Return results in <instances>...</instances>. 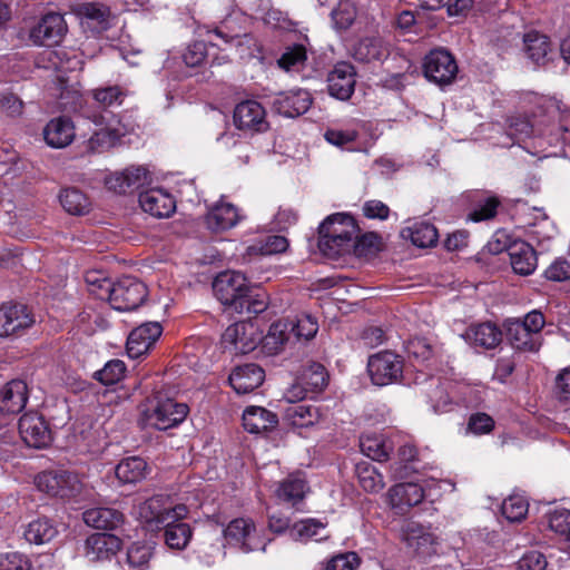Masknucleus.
Instances as JSON below:
<instances>
[{
  "label": "nucleus",
  "instance_id": "obj_1",
  "mask_svg": "<svg viewBox=\"0 0 570 570\" xmlns=\"http://www.w3.org/2000/svg\"><path fill=\"white\" fill-rule=\"evenodd\" d=\"M187 508L184 504L170 507L168 498L155 495L141 502L137 509L140 522L151 531L163 529L168 522L183 520L187 515Z\"/></svg>",
  "mask_w": 570,
  "mask_h": 570
},
{
  "label": "nucleus",
  "instance_id": "obj_2",
  "mask_svg": "<svg viewBox=\"0 0 570 570\" xmlns=\"http://www.w3.org/2000/svg\"><path fill=\"white\" fill-rule=\"evenodd\" d=\"M250 285L246 277L238 272L226 271L219 273L213 282V292L216 298L232 311L242 309L245 295Z\"/></svg>",
  "mask_w": 570,
  "mask_h": 570
},
{
  "label": "nucleus",
  "instance_id": "obj_3",
  "mask_svg": "<svg viewBox=\"0 0 570 570\" xmlns=\"http://www.w3.org/2000/svg\"><path fill=\"white\" fill-rule=\"evenodd\" d=\"M37 488L52 497L73 498L82 490L78 474L67 470L45 471L36 478Z\"/></svg>",
  "mask_w": 570,
  "mask_h": 570
},
{
  "label": "nucleus",
  "instance_id": "obj_4",
  "mask_svg": "<svg viewBox=\"0 0 570 570\" xmlns=\"http://www.w3.org/2000/svg\"><path fill=\"white\" fill-rule=\"evenodd\" d=\"M401 533L403 542L413 557L424 561L436 554L439 539L430 528L407 521L403 524Z\"/></svg>",
  "mask_w": 570,
  "mask_h": 570
},
{
  "label": "nucleus",
  "instance_id": "obj_5",
  "mask_svg": "<svg viewBox=\"0 0 570 570\" xmlns=\"http://www.w3.org/2000/svg\"><path fill=\"white\" fill-rule=\"evenodd\" d=\"M459 71L455 58L443 48L431 50L424 58L423 72L425 78L439 86L453 82Z\"/></svg>",
  "mask_w": 570,
  "mask_h": 570
},
{
  "label": "nucleus",
  "instance_id": "obj_6",
  "mask_svg": "<svg viewBox=\"0 0 570 570\" xmlns=\"http://www.w3.org/2000/svg\"><path fill=\"white\" fill-rule=\"evenodd\" d=\"M188 407L184 403H176L170 399L156 401L142 413L144 423L157 430L170 429L185 420Z\"/></svg>",
  "mask_w": 570,
  "mask_h": 570
},
{
  "label": "nucleus",
  "instance_id": "obj_7",
  "mask_svg": "<svg viewBox=\"0 0 570 570\" xmlns=\"http://www.w3.org/2000/svg\"><path fill=\"white\" fill-rule=\"evenodd\" d=\"M147 297L146 285L131 276H125L112 284L110 305L117 311L137 308Z\"/></svg>",
  "mask_w": 570,
  "mask_h": 570
},
{
  "label": "nucleus",
  "instance_id": "obj_8",
  "mask_svg": "<svg viewBox=\"0 0 570 570\" xmlns=\"http://www.w3.org/2000/svg\"><path fill=\"white\" fill-rule=\"evenodd\" d=\"M67 23L60 13L42 16L30 29L29 40L36 46L59 45L67 33Z\"/></svg>",
  "mask_w": 570,
  "mask_h": 570
},
{
  "label": "nucleus",
  "instance_id": "obj_9",
  "mask_svg": "<svg viewBox=\"0 0 570 570\" xmlns=\"http://www.w3.org/2000/svg\"><path fill=\"white\" fill-rule=\"evenodd\" d=\"M259 340L256 327L248 322L232 324L222 335L223 347L235 354H247L254 351Z\"/></svg>",
  "mask_w": 570,
  "mask_h": 570
},
{
  "label": "nucleus",
  "instance_id": "obj_10",
  "mask_svg": "<svg viewBox=\"0 0 570 570\" xmlns=\"http://www.w3.org/2000/svg\"><path fill=\"white\" fill-rule=\"evenodd\" d=\"M368 374L375 385L384 386L396 381L402 374V360L399 355L385 351L370 357Z\"/></svg>",
  "mask_w": 570,
  "mask_h": 570
},
{
  "label": "nucleus",
  "instance_id": "obj_11",
  "mask_svg": "<svg viewBox=\"0 0 570 570\" xmlns=\"http://www.w3.org/2000/svg\"><path fill=\"white\" fill-rule=\"evenodd\" d=\"M312 101L313 98L307 90L296 88L275 94L272 97L271 106L274 111L284 117L295 118L305 114Z\"/></svg>",
  "mask_w": 570,
  "mask_h": 570
},
{
  "label": "nucleus",
  "instance_id": "obj_12",
  "mask_svg": "<svg viewBox=\"0 0 570 570\" xmlns=\"http://www.w3.org/2000/svg\"><path fill=\"white\" fill-rule=\"evenodd\" d=\"M33 323L35 318L26 305L2 304L0 306V336L20 335Z\"/></svg>",
  "mask_w": 570,
  "mask_h": 570
},
{
  "label": "nucleus",
  "instance_id": "obj_13",
  "mask_svg": "<svg viewBox=\"0 0 570 570\" xmlns=\"http://www.w3.org/2000/svg\"><path fill=\"white\" fill-rule=\"evenodd\" d=\"M19 433L31 448H46L51 442V431L45 419L37 412L24 413L19 420Z\"/></svg>",
  "mask_w": 570,
  "mask_h": 570
},
{
  "label": "nucleus",
  "instance_id": "obj_14",
  "mask_svg": "<svg viewBox=\"0 0 570 570\" xmlns=\"http://www.w3.org/2000/svg\"><path fill=\"white\" fill-rule=\"evenodd\" d=\"M356 72L348 62H338L327 76L328 94L338 100H348L355 90Z\"/></svg>",
  "mask_w": 570,
  "mask_h": 570
},
{
  "label": "nucleus",
  "instance_id": "obj_15",
  "mask_svg": "<svg viewBox=\"0 0 570 570\" xmlns=\"http://www.w3.org/2000/svg\"><path fill=\"white\" fill-rule=\"evenodd\" d=\"M163 327L158 322H148L132 330L127 340V354L138 358L146 354L160 337Z\"/></svg>",
  "mask_w": 570,
  "mask_h": 570
},
{
  "label": "nucleus",
  "instance_id": "obj_16",
  "mask_svg": "<svg viewBox=\"0 0 570 570\" xmlns=\"http://www.w3.org/2000/svg\"><path fill=\"white\" fill-rule=\"evenodd\" d=\"M234 124L238 129L249 131H263L268 126L264 107L255 100H245L235 107Z\"/></svg>",
  "mask_w": 570,
  "mask_h": 570
},
{
  "label": "nucleus",
  "instance_id": "obj_17",
  "mask_svg": "<svg viewBox=\"0 0 570 570\" xmlns=\"http://www.w3.org/2000/svg\"><path fill=\"white\" fill-rule=\"evenodd\" d=\"M139 204L144 212L157 218L170 216L176 208L174 197L161 188H150L141 191Z\"/></svg>",
  "mask_w": 570,
  "mask_h": 570
},
{
  "label": "nucleus",
  "instance_id": "obj_18",
  "mask_svg": "<svg viewBox=\"0 0 570 570\" xmlns=\"http://www.w3.org/2000/svg\"><path fill=\"white\" fill-rule=\"evenodd\" d=\"M255 531V524L250 519L238 518L229 522L224 534L230 544L244 551H254L258 549Z\"/></svg>",
  "mask_w": 570,
  "mask_h": 570
},
{
  "label": "nucleus",
  "instance_id": "obj_19",
  "mask_svg": "<svg viewBox=\"0 0 570 570\" xmlns=\"http://www.w3.org/2000/svg\"><path fill=\"white\" fill-rule=\"evenodd\" d=\"M264 379V370L249 363L237 366L229 375V383L236 393L246 394L261 386Z\"/></svg>",
  "mask_w": 570,
  "mask_h": 570
},
{
  "label": "nucleus",
  "instance_id": "obj_20",
  "mask_svg": "<svg viewBox=\"0 0 570 570\" xmlns=\"http://www.w3.org/2000/svg\"><path fill=\"white\" fill-rule=\"evenodd\" d=\"M28 401V386L22 380H12L0 390V412L17 414Z\"/></svg>",
  "mask_w": 570,
  "mask_h": 570
},
{
  "label": "nucleus",
  "instance_id": "obj_21",
  "mask_svg": "<svg viewBox=\"0 0 570 570\" xmlns=\"http://www.w3.org/2000/svg\"><path fill=\"white\" fill-rule=\"evenodd\" d=\"M121 547L118 537L110 533H95L86 540V557L90 561L110 559Z\"/></svg>",
  "mask_w": 570,
  "mask_h": 570
},
{
  "label": "nucleus",
  "instance_id": "obj_22",
  "mask_svg": "<svg viewBox=\"0 0 570 570\" xmlns=\"http://www.w3.org/2000/svg\"><path fill=\"white\" fill-rule=\"evenodd\" d=\"M75 126L69 118L51 119L43 129L46 142L52 148H65L75 139Z\"/></svg>",
  "mask_w": 570,
  "mask_h": 570
},
{
  "label": "nucleus",
  "instance_id": "obj_23",
  "mask_svg": "<svg viewBox=\"0 0 570 570\" xmlns=\"http://www.w3.org/2000/svg\"><path fill=\"white\" fill-rule=\"evenodd\" d=\"M507 337L510 344L519 351L537 352L541 346V335H535L521 324L520 318L509 320Z\"/></svg>",
  "mask_w": 570,
  "mask_h": 570
},
{
  "label": "nucleus",
  "instance_id": "obj_24",
  "mask_svg": "<svg viewBox=\"0 0 570 570\" xmlns=\"http://www.w3.org/2000/svg\"><path fill=\"white\" fill-rule=\"evenodd\" d=\"M424 490L417 483H401L387 492V502L392 508L413 507L424 499Z\"/></svg>",
  "mask_w": 570,
  "mask_h": 570
},
{
  "label": "nucleus",
  "instance_id": "obj_25",
  "mask_svg": "<svg viewBox=\"0 0 570 570\" xmlns=\"http://www.w3.org/2000/svg\"><path fill=\"white\" fill-rule=\"evenodd\" d=\"M277 415L261 406H249L243 413V425L249 433H263L274 429Z\"/></svg>",
  "mask_w": 570,
  "mask_h": 570
},
{
  "label": "nucleus",
  "instance_id": "obj_26",
  "mask_svg": "<svg viewBox=\"0 0 570 570\" xmlns=\"http://www.w3.org/2000/svg\"><path fill=\"white\" fill-rule=\"evenodd\" d=\"M318 233L334 235L336 238L354 239L358 233V228L351 215L336 213L323 220L318 227Z\"/></svg>",
  "mask_w": 570,
  "mask_h": 570
},
{
  "label": "nucleus",
  "instance_id": "obj_27",
  "mask_svg": "<svg viewBox=\"0 0 570 570\" xmlns=\"http://www.w3.org/2000/svg\"><path fill=\"white\" fill-rule=\"evenodd\" d=\"M240 219L238 209L229 203L214 206L206 217V224L213 232H224L233 228Z\"/></svg>",
  "mask_w": 570,
  "mask_h": 570
},
{
  "label": "nucleus",
  "instance_id": "obj_28",
  "mask_svg": "<svg viewBox=\"0 0 570 570\" xmlns=\"http://www.w3.org/2000/svg\"><path fill=\"white\" fill-rule=\"evenodd\" d=\"M307 489L306 481L299 474H291L278 483L275 494L279 501L296 507L302 503Z\"/></svg>",
  "mask_w": 570,
  "mask_h": 570
},
{
  "label": "nucleus",
  "instance_id": "obj_29",
  "mask_svg": "<svg viewBox=\"0 0 570 570\" xmlns=\"http://www.w3.org/2000/svg\"><path fill=\"white\" fill-rule=\"evenodd\" d=\"M510 264L517 274L527 276L537 267V255L534 249L524 242L514 243L509 248Z\"/></svg>",
  "mask_w": 570,
  "mask_h": 570
},
{
  "label": "nucleus",
  "instance_id": "obj_30",
  "mask_svg": "<svg viewBox=\"0 0 570 570\" xmlns=\"http://www.w3.org/2000/svg\"><path fill=\"white\" fill-rule=\"evenodd\" d=\"M83 522L92 528L101 530H114L124 521L120 511L112 508H92L82 513Z\"/></svg>",
  "mask_w": 570,
  "mask_h": 570
},
{
  "label": "nucleus",
  "instance_id": "obj_31",
  "mask_svg": "<svg viewBox=\"0 0 570 570\" xmlns=\"http://www.w3.org/2000/svg\"><path fill=\"white\" fill-rule=\"evenodd\" d=\"M147 462L139 456L122 459L115 468V474L122 484H135L148 474Z\"/></svg>",
  "mask_w": 570,
  "mask_h": 570
},
{
  "label": "nucleus",
  "instance_id": "obj_32",
  "mask_svg": "<svg viewBox=\"0 0 570 570\" xmlns=\"http://www.w3.org/2000/svg\"><path fill=\"white\" fill-rule=\"evenodd\" d=\"M81 24L94 32H101L108 28L110 10L101 3H83L78 8Z\"/></svg>",
  "mask_w": 570,
  "mask_h": 570
},
{
  "label": "nucleus",
  "instance_id": "obj_33",
  "mask_svg": "<svg viewBox=\"0 0 570 570\" xmlns=\"http://www.w3.org/2000/svg\"><path fill=\"white\" fill-rule=\"evenodd\" d=\"M527 57L537 66H544L551 59V45L547 36L529 32L524 36Z\"/></svg>",
  "mask_w": 570,
  "mask_h": 570
},
{
  "label": "nucleus",
  "instance_id": "obj_34",
  "mask_svg": "<svg viewBox=\"0 0 570 570\" xmlns=\"http://www.w3.org/2000/svg\"><path fill=\"white\" fill-rule=\"evenodd\" d=\"M501 331L492 323H482L470 326L465 332V340L475 346L493 348L501 342Z\"/></svg>",
  "mask_w": 570,
  "mask_h": 570
},
{
  "label": "nucleus",
  "instance_id": "obj_35",
  "mask_svg": "<svg viewBox=\"0 0 570 570\" xmlns=\"http://www.w3.org/2000/svg\"><path fill=\"white\" fill-rule=\"evenodd\" d=\"M387 53V47L377 37L363 38L353 48L354 58L362 62L382 60Z\"/></svg>",
  "mask_w": 570,
  "mask_h": 570
},
{
  "label": "nucleus",
  "instance_id": "obj_36",
  "mask_svg": "<svg viewBox=\"0 0 570 570\" xmlns=\"http://www.w3.org/2000/svg\"><path fill=\"white\" fill-rule=\"evenodd\" d=\"M403 238H409L417 247H430L438 242L436 228L426 222H415L411 226L402 229Z\"/></svg>",
  "mask_w": 570,
  "mask_h": 570
},
{
  "label": "nucleus",
  "instance_id": "obj_37",
  "mask_svg": "<svg viewBox=\"0 0 570 570\" xmlns=\"http://www.w3.org/2000/svg\"><path fill=\"white\" fill-rule=\"evenodd\" d=\"M285 420L293 428L312 426L320 420L318 409L312 404H293L285 410Z\"/></svg>",
  "mask_w": 570,
  "mask_h": 570
},
{
  "label": "nucleus",
  "instance_id": "obj_38",
  "mask_svg": "<svg viewBox=\"0 0 570 570\" xmlns=\"http://www.w3.org/2000/svg\"><path fill=\"white\" fill-rule=\"evenodd\" d=\"M56 534V527L46 518L31 521L23 532L26 540L32 544H45L51 541Z\"/></svg>",
  "mask_w": 570,
  "mask_h": 570
},
{
  "label": "nucleus",
  "instance_id": "obj_39",
  "mask_svg": "<svg viewBox=\"0 0 570 570\" xmlns=\"http://www.w3.org/2000/svg\"><path fill=\"white\" fill-rule=\"evenodd\" d=\"M426 397L435 413L449 412L452 409V399L448 387L440 379L429 381Z\"/></svg>",
  "mask_w": 570,
  "mask_h": 570
},
{
  "label": "nucleus",
  "instance_id": "obj_40",
  "mask_svg": "<svg viewBox=\"0 0 570 570\" xmlns=\"http://www.w3.org/2000/svg\"><path fill=\"white\" fill-rule=\"evenodd\" d=\"M288 323L278 321L271 325L268 333L262 340L263 350L274 355L279 353L288 341Z\"/></svg>",
  "mask_w": 570,
  "mask_h": 570
},
{
  "label": "nucleus",
  "instance_id": "obj_41",
  "mask_svg": "<svg viewBox=\"0 0 570 570\" xmlns=\"http://www.w3.org/2000/svg\"><path fill=\"white\" fill-rule=\"evenodd\" d=\"M168 523V525H163L166 544L171 549H185L191 538L190 527L180 520Z\"/></svg>",
  "mask_w": 570,
  "mask_h": 570
},
{
  "label": "nucleus",
  "instance_id": "obj_42",
  "mask_svg": "<svg viewBox=\"0 0 570 570\" xmlns=\"http://www.w3.org/2000/svg\"><path fill=\"white\" fill-rule=\"evenodd\" d=\"M318 247L325 256L335 258L352 253L353 239L343 237L336 238L334 235L324 233H318Z\"/></svg>",
  "mask_w": 570,
  "mask_h": 570
},
{
  "label": "nucleus",
  "instance_id": "obj_43",
  "mask_svg": "<svg viewBox=\"0 0 570 570\" xmlns=\"http://www.w3.org/2000/svg\"><path fill=\"white\" fill-rule=\"evenodd\" d=\"M61 206L71 215L88 213L90 202L88 197L77 188H66L59 195Z\"/></svg>",
  "mask_w": 570,
  "mask_h": 570
},
{
  "label": "nucleus",
  "instance_id": "obj_44",
  "mask_svg": "<svg viewBox=\"0 0 570 570\" xmlns=\"http://www.w3.org/2000/svg\"><path fill=\"white\" fill-rule=\"evenodd\" d=\"M307 59L306 49L303 45H293L285 49L277 60V65L286 72H297L305 66Z\"/></svg>",
  "mask_w": 570,
  "mask_h": 570
},
{
  "label": "nucleus",
  "instance_id": "obj_45",
  "mask_svg": "<svg viewBox=\"0 0 570 570\" xmlns=\"http://www.w3.org/2000/svg\"><path fill=\"white\" fill-rule=\"evenodd\" d=\"M298 379L312 393H317L327 385L328 375L324 365L313 362L302 371Z\"/></svg>",
  "mask_w": 570,
  "mask_h": 570
},
{
  "label": "nucleus",
  "instance_id": "obj_46",
  "mask_svg": "<svg viewBox=\"0 0 570 570\" xmlns=\"http://www.w3.org/2000/svg\"><path fill=\"white\" fill-rule=\"evenodd\" d=\"M357 479L360 487L370 493H377L384 488L383 475L376 470L375 466L362 463L356 468Z\"/></svg>",
  "mask_w": 570,
  "mask_h": 570
},
{
  "label": "nucleus",
  "instance_id": "obj_47",
  "mask_svg": "<svg viewBox=\"0 0 570 570\" xmlns=\"http://www.w3.org/2000/svg\"><path fill=\"white\" fill-rule=\"evenodd\" d=\"M288 240L284 236L269 235L247 247V255H273L287 249Z\"/></svg>",
  "mask_w": 570,
  "mask_h": 570
},
{
  "label": "nucleus",
  "instance_id": "obj_48",
  "mask_svg": "<svg viewBox=\"0 0 570 570\" xmlns=\"http://www.w3.org/2000/svg\"><path fill=\"white\" fill-rule=\"evenodd\" d=\"M153 549L147 544L134 543L126 554L127 570H148Z\"/></svg>",
  "mask_w": 570,
  "mask_h": 570
},
{
  "label": "nucleus",
  "instance_id": "obj_49",
  "mask_svg": "<svg viewBox=\"0 0 570 570\" xmlns=\"http://www.w3.org/2000/svg\"><path fill=\"white\" fill-rule=\"evenodd\" d=\"M85 281L91 295L99 299L109 301L114 283L108 279L101 272H88L85 276Z\"/></svg>",
  "mask_w": 570,
  "mask_h": 570
},
{
  "label": "nucleus",
  "instance_id": "obj_50",
  "mask_svg": "<svg viewBox=\"0 0 570 570\" xmlns=\"http://www.w3.org/2000/svg\"><path fill=\"white\" fill-rule=\"evenodd\" d=\"M529 504L527 500L518 494L507 498L502 505L501 512L510 522H520L528 513Z\"/></svg>",
  "mask_w": 570,
  "mask_h": 570
},
{
  "label": "nucleus",
  "instance_id": "obj_51",
  "mask_svg": "<svg viewBox=\"0 0 570 570\" xmlns=\"http://www.w3.org/2000/svg\"><path fill=\"white\" fill-rule=\"evenodd\" d=\"M126 372V365L120 360H111L105 366L96 371L94 377L104 385H112L118 383Z\"/></svg>",
  "mask_w": 570,
  "mask_h": 570
},
{
  "label": "nucleus",
  "instance_id": "obj_52",
  "mask_svg": "<svg viewBox=\"0 0 570 570\" xmlns=\"http://www.w3.org/2000/svg\"><path fill=\"white\" fill-rule=\"evenodd\" d=\"M324 529V524L315 519H305L295 522L289 529V537L294 540H309L316 538Z\"/></svg>",
  "mask_w": 570,
  "mask_h": 570
},
{
  "label": "nucleus",
  "instance_id": "obj_53",
  "mask_svg": "<svg viewBox=\"0 0 570 570\" xmlns=\"http://www.w3.org/2000/svg\"><path fill=\"white\" fill-rule=\"evenodd\" d=\"M362 452L375 461H384L389 458V450L384 441L376 435H364L360 440Z\"/></svg>",
  "mask_w": 570,
  "mask_h": 570
},
{
  "label": "nucleus",
  "instance_id": "obj_54",
  "mask_svg": "<svg viewBox=\"0 0 570 570\" xmlns=\"http://www.w3.org/2000/svg\"><path fill=\"white\" fill-rule=\"evenodd\" d=\"M119 139L117 130L110 128H100L95 131L87 141V148L91 153H101L111 147Z\"/></svg>",
  "mask_w": 570,
  "mask_h": 570
},
{
  "label": "nucleus",
  "instance_id": "obj_55",
  "mask_svg": "<svg viewBox=\"0 0 570 570\" xmlns=\"http://www.w3.org/2000/svg\"><path fill=\"white\" fill-rule=\"evenodd\" d=\"M331 16L333 24L337 30H346L356 18V9L352 2L344 0L333 9Z\"/></svg>",
  "mask_w": 570,
  "mask_h": 570
},
{
  "label": "nucleus",
  "instance_id": "obj_56",
  "mask_svg": "<svg viewBox=\"0 0 570 570\" xmlns=\"http://www.w3.org/2000/svg\"><path fill=\"white\" fill-rule=\"evenodd\" d=\"M126 97V91L119 86H108L92 90V98L102 107L119 106Z\"/></svg>",
  "mask_w": 570,
  "mask_h": 570
},
{
  "label": "nucleus",
  "instance_id": "obj_57",
  "mask_svg": "<svg viewBox=\"0 0 570 570\" xmlns=\"http://www.w3.org/2000/svg\"><path fill=\"white\" fill-rule=\"evenodd\" d=\"M500 200L495 196H487L481 199L469 214V218L473 222H482L493 218Z\"/></svg>",
  "mask_w": 570,
  "mask_h": 570
},
{
  "label": "nucleus",
  "instance_id": "obj_58",
  "mask_svg": "<svg viewBox=\"0 0 570 570\" xmlns=\"http://www.w3.org/2000/svg\"><path fill=\"white\" fill-rule=\"evenodd\" d=\"M288 327H291V331L297 338L308 341L316 335L318 323L312 315L304 314L298 316L295 323L288 324Z\"/></svg>",
  "mask_w": 570,
  "mask_h": 570
},
{
  "label": "nucleus",
  "instance_id": "obj_59",
  "mask_svg": "<svg viewBox=\"0 0 570 570\" xmlns=\"http://www.w3.org/2000/svg\"><path fill=\"white\" fill-rule=\"evenodd\" d=\"M380 248V237L375 233H366L362 236L356 234L353 239L352 253L356 256H367Z\"/></svg>",
  "mask_w": 570,
  "mask_h": 570
},
{
  "label": "nucleus",
  "instance_id": "obj_60",
  "mask_svg": "<svg viewBox=\"0 0 570 570\" xmlns=\"http://www.w3.org/2000/svg\"><path fill=\"white\" fill-rule=\"evenodd\" d=\"M548 523L552 531L566 535L570 531V510L556 508L548 514Z\"/></svg>",
  "mask_w": 570,
  "mask_h": 570
},
{
  "label": "nucleus",
  "instance_id": "obj_61",
  "mask_svg": "<svg viewBox=\"0 0 570 570\" xmlns=\"http://www.w3.org/2000/svg\"><path fill=\"white\" fill-rule=\"evenodd\" d=\"M406 351L409 356L417 362L429 361L433 355L431 345L425 338L420 337L409 341Z\"/></svg>",
  "mask_w": 570,
  "mask_h": 570
},
{
  "label": "nucleus",
  "instance_id": "obj_62",
  "mask_svg": "<svg viewBox=\"0 0 570 570\" xmlns=\"http://www.w3.org/2000/svg\"><path fill=\"white\" fill-rule=\"evenodd\" d=\"M31 564L28 558L18 552H10L0 556V570H30Z\"/></svg>",
  "mask_w": 570,
  "mask_h": 570
},
{
  "label": "nucleus",
  "instance_id": "obj_63",
  "mask_svg": "<svg viewBox=\"0 0 570 570\" xmlns=\"http://www.w3.org/2000/svg\"><path fill=\"white\" fill-rule=\"evenodd\" d=\"M547 559L539 551H530L518 561V570H546Z\"/></svg>",
  "mask_w": 570,
  "mask_h": 570
},
{
  "label": "nucleus",
  "instance_id": "obj_64",
  "mask_svg": "<svg viewBox=\"0 0 570 570\" xmlns=\"http://www.w3.org/2000/svg\"><path fill=\"white\" fill-rule=\"evenodd\" d=\"M358 564V558L354 552L342 553L333 557L325 570H354Z\"/></svg>",
  "mask_w": 570,
  "mask_h": 570
}]
</instances>
